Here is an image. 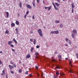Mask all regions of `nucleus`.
<instances>
[{
  "label": "nucleus",
  "instance_id": "obj_55",
  "mask_svg": "<svg viewBox=\"0 0 78 78\" xmlns=\"http://www.w3.org/2000/svg\"><path fill=\"white\" fill-rule=\"evenodd\" d=\"M0 64H2V62L1 60H0Z\"/></svg>",
  "mask_w": 78,
  "mask_h": 78
},
{
  "label": "nucleus",
  "instance_id": "obj_39",
  "mask_svg": "<svg viewBox=\"0 0 78 78\" xmlns=\"http://www.w3.org/2000/svg\"><path fill=\"white\" fill-rule=\"evenodd\" d=\"M10 46L11 47H14V45L13 44H11Z\"/></svg>",
  "mask_w": 78,
  "mask_h": 78
},
{
  "label": "nucleus",
  "instance_id": "obj_16",
  "mask_svg": "<svg viewBox=\"0 0 78 78\" xmlns=\"http://www.w3.org/2000/svg\"><path fill=\"white\" fill-rule=\"evenodd\" d=\"M72 9H73V8H75V5H74V4H73V3L72 4Z\"/></svg>",
  "mask_w": 78,
  "mask_h": 78
},
{
  "label": "nucleus",
  "instance_id": "obj_35",
  "mask_svg": "<svg viewBox=\"0 0 78 78\" xmlns=\"http://www.w3.org/2000/svg\"><path fill=\"white\" fill-rule=\"evenodd\" d=\"M2 73H3L4 74V75H5V69H3V70L2 71Z\"/></svg>",
  "mask_w": 78,
  "mask_h": 78
},
{
  "label": "nucleus",
  "instance_id": "obj_44",
  "mask_svg": "<svg viewBox=\"0 0 78 78\" xmlns=\"http://www.w3.org/2000/svg\"><path fill=\"white\" fill-rule=\"evenodd\" d=\"M33 39H32V38H31V39H30V42H33Z\"/></svg>",
  "mask_w": 78,
  "mask_h": 78
},
{
  "label": "nucleus",
  "instance_id": "obj_28",
  "mask_svg": "<svg viewBox=\"0 0 78 78\" xmlns=\"http://www.w3.org/2000/svg\"><path fill=\"white\" fill-rule=\"evenodd\" d=\"M50 33H51V34H54V33H55V31H52Z\"/></svg>",
  "mask_w": 78,
  "mask_h": 78
},
{
  "label": "nucleus",
  "instance_id": "obj_18",
  "mask_svg": "<svg viewBox=\"0 0 78 78\" xmlns=\"http://www.w3.org/2000/svg\"><path fill=\"white\" fill-rule=\"evenodd\" d=\"M55 23H60V21L58 20H56L55 21Z\"/></svg>",
  "mask_w": 78,
  "mask_h": 78
},
{
  "label": "nucleus",
  "instance_id": "obj_42",
  "mask_svg": "<svg viewBox=\"0 0 78 78\" xmlns=\"http://www.w3.org/2000/svg\"><path fill=\"white\" fill-rule=\"evenodd\" d=\"M35 69H38V66H35Z\"/></svg>",
  "mask_w": 78,
  "mask_h": 78
},
{
  "label": "nucleus",
  "instance_id": "obj_19",
  "mask_svg": "<svg viewBox=\"0 0 78 78\" xmlns=\"http://www.w3.org/2000/svg\"><path fill=\"white\" fill-rule=\"evenodd\" d=\"M19 7H20V8H22V2H20L19 4Z\"/></svg>",
  "mask_w": 78,
  "mask_h": 78
},
{
  "label": "nucleus",
  "instance_id": "obj_54",
  "mask_svg": "<svg viewBox=\"0 0 78 78\" xmlns=\"http://www.w3.org/2000/svg\"><path fill=\"white\" fill-rule=\"evenodd\" d=\"M69 64H70V65L71 66H72V64H71V61H70L69 62Z\"/></svg>",
  "mask_w": 78,
  "mask_h": 78
},
{
  "label": "nucleus",
  "instance_id": "obj_24",
  "mask_svg": "<svg viewBox=\"0 0 78 78\" xmlns=\"http://www.w3.org/2000/svg\"><path fill=\"white\" fill-rule=\"evenodd\" d=\"M6 16L7 17H8L9 16V13L8 12H6Z\"/></svg>",
  "mask_w": 78,
  "mask_h": 78
},
{
  "label": "nucleus",
  "instance_id": "obj_22",
  "mask_svg": "<svg viewBox=\"0 0 78 78\" xmlns=\"http://www.w3.org/2000/svg\"><path fill=\"white\" fill-rule=\"evenodd\" d=\"M36 40L34 39V45H36Z\"/></svg>",
  "mask_w": 78,
  "mask_h": 78
},
{
  "label": "nucleus",
  "instance_id": "obj_23",
  "mask_svg": "<svg viewBox=\"0 0 78 78\" xmlns=\"http://www.w3.org/2000/svg\"><path fill=\"white\" fill-rule=\"evenodd\" d=\"M63 24H61L60 25V28H62V27H63Z\"/></svg>",
  "mask_w": 78,
  "mask_h": 78
},
{
  "label": "nucleus",
  "instance_id": "obj_38",
  "mask_svg": "<svg viewBox=\"0 0 78 78\" xmlns=\"http://www.w3.org/2000/svg\"><path fill=\"white\" fill-rule=\"evenodd\" d=\"M13 65L14 67H15V68H16V64H14Z\"/></svg>",
  "mask_w": 78,
  "mask_h": 78
},
{
  "label": "nucleus",
  "instance_id": "obj_15",
  "mask_svg": "<svg viewBox=\"0 0 78 78\" xmlns=\"http://www.w3.org/2000/svg\"><path fill=\"white\" fill-rule=\"evenodd\" d=\"M16 24L17 25H19V22L18 21H16Z\"/></svg>",
  "mask_w": 78,
  "mask_h": 78
},
{
  "label": "nucleus",
  "instance_id": "obj_46",
  "mask_svg": "<svg viewBox=\"0 0 78 78\" xmlns=\"http://www.w3.org/2000/svg\"><path fill=\"white\" fill-rule=\"evenodd\" d=\"M76 57H77V59H78V53L76 54Z\"/></svg>",
  "mask_w": 78,
  "mask_h": 78
},
{
  "label": "nucleus",
  "instance_id": "obj_1",
  "mask_svg": "<svg viewBox=\"0 0 78 78\" xmlns=\"http://www.w3.org/2000/svg\"><path fill=\"white\" fill-rule=\"evenodd\" d=\"M38 33L39 34V35L41 37H42L43 36V34H42V30L41 29H39L38 30Z\"/></svg>",
  "mask_w": 78,
  "mask_h": 78
},
{
  "label": "nucleus",
  "instance_id": "obj_43",
  "mask_svg": "<svg viewBox=\"0 0 78 78\" xmlns=\"http://www.w3.org/2000/svg\"><path fill=\"white\" fill-rule=\"evenodd\" d=\"M69 44L70 45H71V41L70 40H69Z\"/></svg>",
  "mask_w": 78,
  "mask_h": 78
},
{
  "label": "nucleus",
  "instance_id": "obj_27",
  "mask_svg": "<svg viewBox=\"0 0 78 78\" xmlns=\"http://www.w3.org/2000/svg\"><path fill=\"white\" fill-rule=\"evenodd\" d=\"M5 33L6 34H8V33H9V32H8V30H7L5 32Z\"/></svg>",
  "mask_w": 78,
  "mask_h": 78
},
{
  "label": "nucleus",
  "instance_id": "obj_4",
  "mask_svg": "<svg viewBox=\"0 0 78 78\" xmlns=\"http://www.w3.org/2000/svg\"><path fill=\"white\" fill-rule=\"evenodd\" d=\"M9 69L10 70H12V68H14V67H13V66H12L10 65H9Z\"/></svg>",
  "mask_w": 78,
  "mask_h": 78
},
{
  "label": "nucleus",
  "instance_id": "obj_6",
  "mask_svg": "<svg viewBox=\"0 0 78 78\" xmlns=\"http://www.w3.org/2000/svg\"><path fill=\"white\" fill-rule=\"evenodd\" d=\"M15 30L16 31V34H18L19 33V29H18V28H16L15 29Z\"/></svg>",
  "mask_w": 78,
  "mask_h": 78
},
{
  "label": "nucleus",
  "instance_id": "obj_41",
  "mask_svg": "<svg viewBox=\"0 0 78 78\" xmlns=\"http://www.w3.org/2000/svg\"><path fill=\"white\" fill-rule=\"evenodd\" d=\"M12 51H14V52H15V50L14 49H12Z\"/></svg>",
  "mask_w": 78,
  "mask_h": 78
},
{
  "label": "nucleus",
  "instance_id": "obj_51",
  "mask_svg": "<svg viewBox=\"0 0 78 78\" xmlns=\"http://www.w3.org/2000/svg\"><path fill=\"white\" fill-rule=\"evenodd\" d=\"M29 13V11H28L26 12V14H28V13Z\"/></svg>",
  "mask_w": 78,
  "mask_h": 78
},
{
  "label": "nucleus",
  "instance_id": "obj_52",
  "mask_svg": "<svg viewBox=\"0 0 78 78\" xmlns=\"http://www.w3.org/2000/svg\"><path fill=\"white\" fill-rule=\"evenodd\" d=\"M52 5H53L54 7V6H56L55 5V4H54V3L53 2H52Z\"/></svg>",
  "mask_w": 78,
  "mask_h": 78
},
{
  "label": "nucleus",
  "instance_id": "obj_11",
  "mask_svg": "<svg viewBox=\"0 0 78 78\" xmlns=\"http://www.w3.org/2000/svg\"><path fill=\"white\" fill-rule=\"evenodd\" d=\"M54 33L55 34H58V33H59V31L58 30H56V31H54Z\"/></svg>",
  "mask_w": 78,
  "mask_h": 78
},
{
  "label": "nucleus",
  "instance_id": "obj_2",
  "mask_svg": "<svg viewBox=\"0 0 78 78\" xmlns=\"http://www.w3.org/2000/svg\"><path fill=\"white\" fill-rule=\"evenodd\" d=\"M66 70H67L69 71V72H70V73H73V72H74V71H73L72 69H70V70H69L68 69H66Z\"/></svg>",
  "mask_w": 78,
  "mask_h": 78
},
{
  "label": "nucleus",
  "instance_id": "obj_57",
  "mask_svg": "<svg viewBox=\"0 0 78 78\" xmlns=\"http://www.w3.org/2000/svg\"><path fill=\"white\" fill-rule=\"evenodd\" d=\"M33 19H34L35 18H34V16H32Z\"/></svg>",
  "mask_w": 78,
  "mask_h": 78
},
{
  "label": "nucleus",
  "instance_id": "obj_3",
  "mask_svg": "<svg viewBox=\"0 0 78 78\" xmlns=\"http://www.w3.org/2000/svg\"><path fill=\"white\" fill-rule=\"evenodd\" d=\"M26 6L28 9H31V6L30 5H26Z\"/></svg>",
  "mask_w": 78,
  "mask_h": 78
},
{
  "label": "nucleus",
  "instance_id": "obj_17",
  "mask_svg": "<svg viewBox=\"0 0 78 78\" xmlns=\"http://www.w3.org/2000/svg\"><path fill=\"white\" fill-rule=\"evenodd\" d=\"M30 58V55H27L26 57V58H27V59L28 58Z\"/></svg>",
  "mask_w": 78,
  "mask_h": 78
},
{
  "label": "nucleus",
  "instance_id": "obj_10",
  "mask_svg": "<svg viewBox=\"0 0 78 78\" xmlns=\"http://www.w3.org/2000/svg\"><path fill=\"white\" fill-rule=\"evenodd\" d=\"M76 35L75 34H71V36H72V37L73 39L74 38V37H75V36Z\"/></svg>",
  "mask_w": 78,
  "mask_h": 78
},
{
  "label": "nucleus",
  "instance_id": "obj_50",
  "mask_svg": "<svg viewBox=\"0 0 78 78\" xmlns=\"http://www.w3.org/2000/svg\"><path fill=\"white\" fill-rule=\"evenodd\" d=\"M37 76H39V74L38 73H37Z\"/></svg>",
  "mask_w": 78,
  "mask_h": 78
},
{
  "label": "nucleus",
  "instance_id": "obj_48",
  "mask_svg": "<svg viewBox=\"0 0 78 78\" xmlns=\"http://www.w3.org/2000/svg\"><path fill=\"white\" fill-rule=\"evenodd\" d=\"M29 76H30V77H31V76H32V75L31 74H30L29 75Z\"/></svg>",
  "mask_w": 78,
  "mask_h": 78
},
{
  "label": "nucleus",
  "instance_id": "obj_21",
  "mask_svg": "<svg viewBox=\"0 0 78 78\" xmlns=\"http://www.w3.org/2000/svg\"><path fill=\"white\" fill-rule=\"evenodd\" d=\"M13 42H15V43H17V41H16V39H15V38H13Z\"/></svg>",
  "mask_w": 78,
  "mask_h": 78
},
{
  "label": "nucleus",
  "instance_id": "obj_64",
  "mask_svg": "<svg viewBox=\"0 0 78 78\" xmlns=\"http://www.w3.org/2000/svg\"><path fill=\"white\" fill-rule=\"evenodd\" d=\"M4 74L3 73H2V74H1V75L2 76H3V75Z\"/></svg>",
  "mask_w": 78,
  "mask_h": 78
},
{
  "label": "nucleus",
  "instance_id": "obj_8",
  "mask_svg": "<svg viewBox=\"0 0 78 78\" xmlns=\"http://www.w3.org/2000/svg\"><path fill=\"white\" fill-rule=\"evenodd\" d=\"M12 41H9L8 42V45H11V44H12Z\"/></svg>",
  "mask_w": 78,
  "mask_h": 78
},
{
  "label": "nucleus",
  "instance_id": "obj_37",
  "mask_svg": "<svg viewBox=\"0 0 78 78\" xmlns=\"http://www.w3.org/2000/svg\"><path fill=\"white\" fill-rule=\"evenodd\" d=\"M36 48H39V47H40V46H39V45H37L36 46Z\"/></svg>",
  "mask_w": 78,
  "mask_h": 78
},
{
  "label": "nucleus",
  "instance_id": "obj_9",
  "mask_svg": "<svg viewBox=\"0 0 78 78\" xmlns=\"http://www.w3.org/2000/svg\"><path fill=\"white\" fill-rule=\"evenodd\" d=\"M51 6L50 7H48V11H50V10H51Z\"/></svg>",
  "mask_w": 78,
  "mask_h": 78
},
{
  "label": "nucleus",
  "instance_id": "obj_60",
  "mask_svg": "<svg viewBox=\"0 0 78 78\" xmlns=\"http://www.w3.org/2000/svg\"><path fill=\"white\" fill-rule=\"evenodd\" d=\"M62 76H64V73H62Z\"/></svg>",
  "mask_w": 78,
  "mask_h": 78
},
{
  "label": "nucleus",
  "instance_id": "obj_63",
  "mask_svg": "<svg viewBox=\"0 0 78 78\" xmlns=\"http://www.w3.org/2000/svg\"><path fill=\"white\" fill-rule=\"evenodd\" d=\"M5 76H6V78H8V75L6 74Z\"/></svg>",
  "mask_w": 78,
  "mask_h": 78
},
{
  "label": "nucleus",
  "instance_id": "obj_45",
  "mask_svg": "<svg viewBox=\"0 0 78 78\" xmlns=\"http://www.w3.org/2000/svg\"><path fill=\"white\" fill-rule=\"evenodd\" d=\"M43 75H44V73H41V77H43Z\"/></svg>",
  "mask_w": 78,
  "mask_h": 78
},
{
  "label": "nucleus",
  "instance_id": "obj_7",
  "mask_svg": "<svg viewBox=\"0 0 78 78\" xmlns=\"http://www.w3.org/2000/svg\"><path fill=\"white\" fill-rule=\"evenodd\" d=\"M55 5H56V6H57V7H59V5H60V4H58L57 2H55Z\"/></svg>",
  "mask_w": 78,
  "mask_h": 78
},
{
  "label": "nucleus",
  "instance_id": "obj_33",
  "mask_svg": "<svg viewBox=\"0 0 78 78\" xmlns=\"http://www.w3.org/2000/svg\"><path fill=\"white\" fill-rule=\"evenodd\" d=\"M32 4L34 6H35V4H34V2H33Z\"/></svg>",
  "mask_w": 78,
  "mask_h": 78
},
{
  "label": "nucleus",
  "instance_id": "obj_31",
  "mask_svg": "<svg viewBox=\"0 0 78 78\" xmlns=\"http://www.w3.org/2000/svg\"><path fill=\"white\" fill-rule=\"evenodd\" d=\"M30 34H32L33 33V30H31L30 32Z\"/></svg>",
  "mask_w": 78,
  "mask_h": 78
},
{
  "label": "nucleus",
  "instance_id": "obj_61",
  "mask_svg": "<svg viewBox=\"0 0 78 78\" xmlns=\"http://www.w3.org/2000/svg\"><path fill=\"white\" fill-rule=\"evenodd\" d=\"M55 54H56V55H57V54H58V52L57 51H55Z\"/></svg>",
  "mask_w": 78,
  "mask_h": 78
},
{
  "label": "nucleus",
  "instance_id": "obj_32",
  "mask_svg": "<svg viewBox=\"0 0 78 78\" xmlns=\"http://www.w3.org/2000/svg\"><path fill=\"white\" fill-rule=\"evenodd\" d=\"M28 73V71H27L25 73V74H26V75H27Z\"/></svg>",
  "mask_w": 78,
  "mask_h": 78
},
{
  "label": "nucleus",
  "instance_id": "obj_58",
  "mask_svg": "<svg viewBox=\"0 0 78 78\" xmlns=\"http://www.w3.org/2000/svg\"><path fill=\"white\" fill-rule=\"evenodd\" d=\"M65 45L66 46H68V44H65Z\"/></svg>",
  "mask_w": 78,
  "mask_h": 78
},
{
  "label": "nucleus",
  "instance_id": "obj_49",
  "mask_svg": "<svg viewBox=\"0 0 78 78\" xmlns=\"http://www.w3.org/2000/svg\"><path fill=\"white\" fill-rule=\"evenodd\" d=\"M37 3H39V2H40V0H37Z\"/></svg>",
  "mask_w": 78,
  "mask_h": 78
},
{
  "label": "nucleus",
  "instance_id": "obj_5",
  "mask_svg": "<svg viewBox=\"0 0 78 78\" xmlns=\"http://www.w3.org/2000/svg\"><path fill=\"white\" fill-rule=\"evenodd\" d=\"M73 34H76V33H77V31H76V30H74L73 31Z\"/></svg>",
  "mask_w": 78,
  "mask_h": 78
},
{
  "label": "nucleus",
  "instance_id": "obj_34",
  "mask_svg": "<svg viewBox=\"0 0 78 78\" xmlns=\"http://www.w3.org/2000/svg\"><path fill=\"white\" fill-rule=\"evenodd\" d=\"M35 55H36V56H37V55H38V53H37V52H36L35 53Z\"/></svg>",
  "mask_w": 78,
  "mask_h": 78
},
{
  "label": "nucleus",
  "instance_id": "obj_53",
  "mask_svg": "<svg viewBox=\"0 0 78 78\" xmlns=\"http://www.w3.org/2000/svg\"><path fill=\"white\" fill-rule=\"evenodd\" d=\"M17 16H18L19 17V16H20V14L19 13H18Z\"/></svg>",
  "mask_w": 78,
  "mask_h": 78
},
{
  "label": "nucleus",
  "instance_id": "obj_12",
  "mask_svg": "<svg viewBox=\"0 0 78 78\" xmlns=\"http://www.w3.org/2000/svg\"><path fill=\"white\" fill-rule=\"evenodd\" d=\"M11 27H15V23H12L11 24Z\"/></svg>",
  "mask_w": 78,
  "mask_h": 78
},
{
  "label": "nucleus",
  "instance_id": "obj_59",
  "mask_svg": "<svg viewBox=\"0 0 78 78\" xmlns=\"http://www.w3.org/2000/svg\"><path fill=\"white\" fill-rule=\"evenodd\" d=\"M54 78H57V76H54Z\"/></svg>",
  "mask_w": 78,
  "mask_h": 78
},
{
  "label": "nucleus",
  "instance_id": "obj_14",
  "mask_svg": "<svg viewBox=\"0 0 78 78\" xmlns=\"http://www.w3.org/2000/svg\"><path fill=\"white\" fill-rule=\"evenodd\" d=\"M61 66H60V65H58L56 66V68L57 69H61Z\"/></svg>",
  "mask_w": 78,
  "mask_h": 78
},
{
  "label": "nucleus",
  "instance_id": "obj_13",
  "mask_svg": "<svg viewBox=\"0 0 78 78\" xmlns=\"http://www.w3.org/2000/svg\"><path fill=\"white\" fill-rule=\"evenodd\" d=\"M54 8L55 10H57V11H58V10H59V9L56 7V5L54 7Z\"/></svg>",
  "mask_w": 78,
  "mask_h": 78
},
{
  "label": "nucleus",
  "instance_id": "obj_47",
  "mask_svg": "<svg viewBox=\"0 0 78 78\" xmlns=\"http://www.w3.org/2000/svg\"><path fill=\"white\" fill-rule=\"evenodd\" d=\"M24 18H27V14H26L24 16Z\"/></svg>",
  "mask_w": 78,
  "mask_h": 78
},
{
  "label": "nucleus",
  "instance_id": "obj_62",
  "mask_svg": "<svg viewBox=\"0 0 78 78\" xmlns=\"http://www.w3.org/2000/svg\"><path fill=\"white\" fill-rule=\"evenodd\" d=\"M57 2H58L60 3V1H59V0H57Z\"/></svg>",
  "mask_w": 78,
  "mask_h": 78
},
{
  "label": "nucleus",
  "instance_id": "obj_25",
  "mask_svg": "<svg viewBox=\"0 0 78 78\" xmlns=\"http://www.w3.org/2000/svg\"><path fill=\"white\" fill-rule=\"evenodd\" d=\"M58 58L59 59H61V56L60 55H59L58 56Z\"/></svg>",
  "mask_w": 78,
  "mask_h": 78
},
{
  "label": "nucleus",
  "instance_id": "obj_56",
  "mask_svg": "<svg viewBox=\"0 0 78 78\" xmlns=\"http://www.w3.org/2000/svg\"><path fill=\"white\" fill-rule=\"evenodd\" d=\"M47 8H48V7H45V9H47Z\"/></svg>",
  "mask_w": 78,
  "mask_h": 78
},
{
  "label": "nucleus",
  "instance_id": "obj_40",
  "mask_svg": "<svg viewBox=\"0 0 78 78\" xmlns=\"http://www.w3.org/2000/svg\"><path fill=\"white\" fill-rule=\"evenodd\" d=\"M74 10H73V9H72V13H73Z\"/></svg>",
  "mask_w": 78,
  "mask_h": 78
},
{
  "label": "nucleus",
  "instance_id": "obj_26",
  "mask_svg": "<svg viewBox=\"0 0 78 78\" xmlns=\"http://www.w3.org/2000/svg\"><path fill=\"white\" fill-rule=\"evenodd\" d=\"M33 49H34V48H32L30 50V51L31 52H33Z\"/></svg>",
  "mask_w": 78,
  "mask_h": 78
},
{
  "label": "nucleus",
  "instance_id": "obj_30",
  "mask_svg": "<svg viewBox=\"0 0 78 78\" xmlns=\"http://www.w3.org/2000/svg\"><path fill=\"white\" fill-rule=\"evenodd\" d=\"M11 70L10 73H12V74H13V73H14V72H13L12 70Z\"/></svg>",
  "mask_w": 78,
  "mask_h": 78
},
{
  "label": "nucleus",
  "instance_id": "obj_20",
  "mask_svg": "<svg viewBox=\"0 0 78 78\" xmlns=\"http://www.w3.org/2000/svg\"><path fill=\"white\" fill-rule=\"evenodd\" d=\"M18 72L19 73H22V70L21 69H20L18 70Z\"/></svg>",
  "mask_w": 78,
  "mask_h": 78
},
{
  "label": "nucleus",
  "instance_id": "obj_29",
  "mask_svg": "<svg viewBox=\"0 0 78 78\" xmlns=\"http://www.w3.org/2000/svg\"><path fill=\"white\" fill-rule=\"evenodd\" d=\"M65 41L66 42H68V41H69V39L67 38H66L65 39Z\"/></svg>",
  "mask_w": 78,
  "mask_h": 78
},
{
  "label": "nucleus",
  "instance_id": "obj_36",
  "mask_svg": "<svg viewBox=\"0 0 78 78\" xmlns=\"http://www.w3.org/2000/svg\"><path fill=\"white\" fill-rule=\"evenodd\" d=\"M56 75H59V73L58 72H57L56 73Z\"/></svg>",
  "mask_w": 78,
  "mask_h": 78
}]
</instances>
